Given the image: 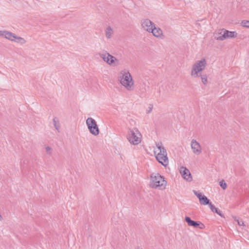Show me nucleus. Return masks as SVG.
<instances>
[{"instance_id": "21", "label": "nucleus", "mask_w": 249, "mask_h": 249, "mask_svg": "<svg viewBox=\"0 0 249 249\" xmlns=\"http://www.w3.org/2000/svg\"><path fill=\"white\" fill-rule=\"evenodd\" d=\"M53 123L55 128L58 130L60 127V124L58 119L56 118H54L53 119Z\"/></svg>"}, {"instance_id": "20", "label": "nucleus", "mask_w": 249, "mask_h": 249, "mask_svg": "<svg viewBox=\"0 0 249 249\" xmlns=\"http://www.w3.org/2000/svg\"><path fill=\"white\" fill-rule=\"evenodd\" d=\"M233 218L234 220L237 222V224L239 226L243 227L245 226V225L243 220L240 219L236 216H233Z\"/></svg>"}, {"instance_id": "24", "label": "nucleus", "mask_w": 249, "mask_h": 249, "mask_svg": "<svg viewBox=\"0 0 249 249\" xmlns=\"http://www.w3.org/2000/svg\"><path fill=\"white\" fill-rule=\"evenodd\" d=\"M45 151L48 155H51L52 154L53 150H52V147H51L49 146H47L45 147Z\"/></svg>"}, {"instance_id": "7", "label": "nucleus", "mask_w": 249, "mask_h": 249, "mask_svg": "<svg viewBox=\"0 0 249 249\" xmlns=\"http://www.w3.org/2000/svg\"><path fill=\"white\" fill-rule=\"evenodd\" d=\"M99 56L106 63L111 67H117L119 65V59L107 52L99 53Z\"/></svg>"}, {"instance_id": "22", "label": "nucleus", "mask_w": 249, "mask_h": 249, "mask_svg": "<svg viewBox=\"0 0 249 249\" xmlns=\"http://www.w3.org/2000/svg\"><path fill=\"white\" fill-rule=\"evenodd\" d=\"M240 24L243 27L249 28V20H243L241 22Z\"/></svg>"}, {"instance_id": "10", "label": "nucleus", "mask_w": 249, "mask_h": 249, "mask_svg": "<svg viewBox=\"0 0 249 249\" xmlns=\"http://www.w3.org/2000/svg\"><path fill=\"white\" fill-rule=\"evenodd\" d=\"M141 28L149 33L154 26L155 24L150 19L147 18H144L142 19L140 22Z\"/></svg>"}, {"instance_id": "19", "label": "nucleus", "mask_w": 249, "mask_h": 249, "mask_svg": "<svg viewBox=\"0 0 249 249\" xmlns=\"http://www.w3.org/2000/svg\"><path fill=\"white\" fill-rule=\"evenodd\" d=\"M199 77L201 78L202 83L204 85H206L208 83V78L207 75L206 74H201V76H200Z\"/></svg>"}, {"instance_id": "14", "label": "nucleus", "mask_w": 249, "mask_h": 249, "mask_svg": "<svg viewBox=\"0 0 249 249\" xmlns=\"http://www.w3.org/2000/svg\"><path fill=\"white\" fill-rule=\"evenodd\" d=\"M179 172L182 178L187 181L190 182L192 180V177L190 171L184 166L180 167Z\"/></svg>"}, {"instance_id": "5", "label": "nucleus", "mask_w": 249, "mask_h": 249, "mask_svg": "<svg viewBox=\"0 0 249 249\" xmlns=\"http://www.w3.org/2000/svg\"><path fill=\"white\" fill-rule=\"evenodd\" d=\"M126 138L130 144L137 145L141 142L142 135L137 128L129 129L127 132Z\"/></svg>"}, {"instance_id": "15", "label": "nucleus", "mask_w": 249, "mask_h": 249, "mask_svg": "<svg viewBox=\"0 0 249 249\" xmlns=\"http://www.w3.org/2000/svg\"><path fill=\"white\" fill-rule=\"evenodd\" d=\"M223 32L224 33L223 35L222 39H224V40L228 39L234 38L237 36V33L235 31H230L224 29Z\"/></svg>"}, {"instance_id": "1", "label": "nucleus", "mask_w": 249, "mask_h": 249, "mask_svg": "<svg viewBox=\"0 0 249 249\" xmlns=\"http://www.w3.org/2000/svg\"><path fill=\"white\" fill-rule=\"evenodd\" d=\"M119 83L128 91H133L135 89V82L129 71L124 69L119 71L117 76Z\"/></svg>"}, {"instance_id": "23", "label": "nucleus", "mask_w": 249, "mask_h": 249, "mask_svg": "<svg viewBox=\"0 0 249 249\" xmlns=\"http://www.w3.org/2000/svg\"><path fill=\"white\" fill-rule=\"evenodd\" d=\"M153 108V105L152 104H149L146 109V110H145L146 113V114L150 113L152 112Z\"/></svg>"}, {"instance_id": "6", "label": "nucleus", "mask_w": 249, "mask_h": 249, "mask_svg": "<svg viewBox=\"0 0 249 249\" xmlns=\"http://www.w3.org/2000/svg\"><path fill=\"white\" fill-rule=\"evenodd\" d=\"M0 36L18 44L23 45L26 43V40L16 34L7 30H0Z\"/></svg>"}, {"instance_id": "4", "label": "nucleus", "mask_w": 249, "mask_h": 249, "mask_svg": "<svg viewBox=\"0 0 249 249\" xmlns=\"http://www.w3.org/2000/svg\"><path fill=\"white\" fill-rule=\"evenodd\" d=\"M207 65V60L202 58L195 62L192 65L190 71V75L193 78H197L201 76Z\"/></svg>"}, {"instance_id": "18", "label": "nucleus", "mask_w": 249, "mask_h": 249, "mask_svg": "<svg viewBox=\"0 0 249 249\" xmlns=\"http://www.w3.org/2000/svg\"><path fill=\"white\" fill-rule=\"evenodd\" d=\"M209 207H210L211 211L213 212H214L219 215L220 216H222V214L221 213V211L220 210H218L215 207V206L212 204V203H210V204L209 205Z\"/></svg>"}, {"instance_id": "13", "label": "nucleus", "mask_w": 249, "mask_h": 249, "mask_svg": "<svg viewBox=\"0 0 249 249\" xmlns=\"http://www.w3.org/2000/svg\"><path fill=\"white\" fill-rule=\"evenodd\" d=\"M185 221L187 222L189 226L193 227L194 228H198L200 229H203L205 227L204 224L200 221H195L192 220L189 217L186 216Z\"/></svg>"}, {"instance_id": "17", "label": "nucleus", "mask_w": 249, "mask_h": 249, "mask_svg": "<svg viewBox=\"0 0 249 249\" xmlns=\"http://www.w3.org/2000/svg\"><path fill=\"white\" fill-rule=\"evenodd\" d=\"M223 31H224V29L219 30L216 32L214 34V38L217 40L223 41L224 39H222L223 35L224 33Z\"/></svg>"}, {"instance_id": "2", "label": "nucleus", "mask_w": 249, "mask_h": 249, "mask_svg": "<svg viewBox=\"0 0 249 249\" xmlns=\"http://www.w3.org/2000/svg\"><path fill=\"white\" fill-rule=\"evenodd\" d=\"M154 155L156 160L166 167L169 164V159L166 150L161 142H157L153 147Z\"/></svg>"}, {"instance_id": "3", "label": "nucleus", "mask_w": 249, "mask_h": 249, "mask_svg": "<svg viewBox=\"0 0 249 249\" xmlns=\"http://www.w3.org/2000/svg\"><path fill=\"white\" fill-rule=\"evenodd\" d=\"M149 186L154 189L163 190L167 186V181L159 173H153L150 177Z\"/></svg>"}, {"instance_id": "11", "label": "nucleus", "mask_w": 249, "mask_h": 249, "mask_svg": "<svg viewBox=\"0 0 249 249\" xmlns=\"http://www.w3.org/2000/svg\"><path fill=\"white\" fill-rule=\"evenodd\" d=\"M149 33L152 34L155 37L159 39H163L165 37L164 34L162 29L157 27L156 24L153 27L152 29H151Z\"/></svg>"}, {"instance_id": "12", "label": "nucleus", "mask_w": 249, "mask_h": 249, "mask_svg": "<svg viewBox=\"0 0 249 249\" xmlns=\"http://www.w3.org/2000/svg\"><path fill=\"white\" fill-rule=\"evenodd\" d=\"M193 193L198 198L199 203L201 205H209L211 202H210L209 199L205 196L203 195L201 193L196 191L195 190L193 191Z\"/></svg>"}, {"instance_id": "25", "label": "nucleus", "mask_w": 249, "mask_h": 249, "mask_svg": "<svg viewBox=\"0 0 249 249\" xmlns=\"http://www.w3.org/2000/svg\"><path fill=\"white\" fill-rule=\"evenodd\" d=\"M219 185L223 190H225L227 188V184L224 180H222L219 182Z\"/></svg>"}, {"instance_id": "16", "label": "nucleus", "mask_w": 249, "mask_h": 249, "mask_svg": "<svg viewBox=\"0 0 249 249\" xmlns=\"http://www.w3.org/2000/svg\"><path fill=\"white\" fill-rule=\"evenodd\" d=\"M114 34V31L110 26H107L105 29V37L107 39H110Z\"/></svg>"}, {"instance_id": "8", "label": "nucleus", "mask_w": 249, "mask_h": 249, "mask_svg": "<svg viewBox=\"0 0 249 249\" xmlns=\"http://www.w3.org/2000/svg\"><path fill=\"white\" fill-rule=\"evenodd\" d=\"M86 124L91 134L94 136H97L99 133V129L95 120L89 117L86 120Z\"/></svg>"}, {"instance_id": "9", "label": "nucleus", "mask_w": 249, "mask_h": 249, "mask_svg": "<svg viewBox=\"0 0 249 249\" xmlns=\"http://www.w3.org/2000/svg\"><path fill=\"white\" fill-rule=\"evenodd\" d=\"M190 146L192 153L194 155L198 156L202 154V147L196 140L193 139L191 141Z\"/></svg>"}]
</instances>
